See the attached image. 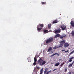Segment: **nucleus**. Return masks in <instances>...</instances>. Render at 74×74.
<instances>
[{
	"instance_id": "nucleus-39",
	"label": "nucleus",
	"mask_w": 74,
	"mask_h": 74,
	"mask_svg": "<svg viewBox=\"0 0 74 74\" xmlns=\"http://www.w3.org/2000/svg\"><path fill=\"white\" fill-rule=\"evenodd\" d=\"M59 60H62V59H60Z\"/></svg>"
},
{
	"instance_id": "nucleus-20",
	"label": "nucleus",
	"mask_w": 74,
	"mask_h": 74,
	"mask_svg": "<svg viewBox=\"0 0 74 74\" xmlns=\"http://www.w3.org/2000/svg\"><path fill=\"white\" fill-rule=\"evenodd\" d=\"M74 53V50L70 53L69 54L70 56V55H72V54H73Z\"/></svg>"
},
{
	"instance_id": "nucleus-23",
	"label": "nucleus",
	"mask_w": 74,
	"mask_h": 74,
	"mask_svg": "<svg viewBox=\"0 0 74 74\" xmlns=\"http://www.w3.org/2000/svg\"><path fill=\"white\" fill-rule=\"evenodd\" d=\"M34 62H37V59L36 58V57L34 58Z\"/></svg>"
},
{
	"instance_id": "nucleus-7",
	"label": "nucleus",
	"mask_w": 74,
	"mask_h": 74,
	"mask_svg": "<svg viewBox=\"0 0 74 74\" xmlns=\"http://www.w3.org/2000/svg\"><path fill=\"white\" fill-rule=\"evenodd\" d=\"M44 27V24H40L38 25V27Z\"/></svg>"
},
{
	"instance_id": "nucleus-10",
	"label": "nucleus",
	"mask_w": 74,
	"mask_h": 74,
	"mask_svg": "<svg viewBox=\"0 0 74 74\" xmlns=\"http://www.w3.org/2000/svg\"><path fill=\"white\" fill-rule=\"evenodd\" d=\"M48 69L47 68L45 69V71H44V74H46V73L48 71Z\"/></svg>"
},
{
	"instance_id": "nucleus-6",
	"label": "nucleus",
	"mask_w": 74,
	"mask_h": 74,
	"mask_svg": "<svg viewBox=\"0 0 74 74\" xmlns=\"http://www.w3.org/2000/svg\"><path fill=\"white\" fill-rule=\"evenodd\" d=\"M69 45H69V44L68 43H66L64 44V48H66V47H69Z\"/></svg>"
},
{
	"instance_id": "nucleus-5",
	"label": "nucleus",
	"mask_w": 74,
	"mask_h": 74,
	"mask_svg": "<svg viewBox=\"0 0 74 74\" xmlns=\"http://www.w3.org/2000/svg\"><path fill=\"white\" fill-rule=\"evenodd\" d=\"M61 30V29H60V28H59L58 29H56V30H55V32L56 33V34L59 33H60Z\"/></svg>"
},
{
	"instance_id": "nucleus-30",
	"label": "nucleus",
	"mask_w": 74,
	"mask_h": 74,
	"mask_svg": "<svg viewBox=\"0 0 74 74\" xmlns=\"http://www.w3.org/2000/svg\"><path fill=\"white\" fill-rule=\"evenodd\" d=\"M67 70V68L65 69V72H66Z\"/></svg>"
},
{
	"instance_id": "nucleus-37",
	"label": "nucleus",
	"mask_w": 74,
	"mask_h": 74,
	"mask_svg": "<svg viewBox=\"0 0 74 74\" xmlns=\"http://www.w3.org/2000/svg\"><path fill=\"white\" fill-rule=\"evenodd\" d=\"M51 64H53V62H51Z\"/></svg>"
},
{
	"instance_id": "nucleus-25",
	"label": "nucleus",
	"mask_w": 74,
	"mask_h": 74,
	"mask_svg": "<svg viewBox=\"0 0 74 74\" xmlns=\"http://www.w3.org/2000/svg\"><path fill=\"white\" fill-rule=\"evenodd\" d=\"M51 70H50L49 71H48V72H47V73L46 74H49V73H50V72H51Z\"/></svg>"
},
{
	"instance_id": "nucleus-34",
	"label": "nucleus",
	"mask_w": 74,
	"mask_h": 74,
	"mask_svg": "<svg viewBox=\"0 0 74 74\" xmlns=\"http://www.w3.org/2000/svg\"><path fill=\"white\" fill-rule=\"evenodd\" d=\"M73 58H74V57H71V58H70V59H73Z\"/></svg>"
},
{
	"instance_id": "nucleus-32",
	"label": "nucleus",
	"mask_w": 74,
	"mask_h": 74,
	"mask_svg": "<svg viewBox=\"0 0 74 74\" xmlns=\"http://www.w3.org/2000/svg\"><path fill=\"white\" fill-rule=\"evenodd\" d=\"M69 52V50L65 51L64 52L65 53H67V52Z\"/></svg>"
},
{
	"instance_id": "nucleus-22",
	"label": "nucleus",
	"mask_w": 74,
	"mask_h": 74,
	"mask_svg": "<svg viewBox=\"0 0 74 74\" xmlns=\"http://www.w3.org/2000/svg\"><path fill=\"white\" fill-rule=\"evenodd\" d=\"M41 3L42 4H46V2H41Z\"/></svg>"
},
{
	"instance_id": "nucleus-4",
	"label": "nucleus",
	"mask_w": 74,
	"mask_h": 74,
	"mask_svg": "<svg viewBox=\"0 0 74 74\" xmlns=\"http://www.w3.org/2000/svg\"><path fill=\"white\" fill-rule=\"evenodd\" d=\"M60 27L61 28V30H66V25H62L60 26Z\"/></svg>"
},
{
	"instance_id": "nucleus-16",
	"label": "nucleus",
	"mask_w": 74,
	"mask_h": 74,
	"mask_svg": "<svg viewBox=\"0 0 74 74\" xmlns=\"http://www.w3.org/2000/svg\"><path fill=\"white\" fill-rule=\"evenodd\" d=\"M71 34L72 35V36H74V30L72 31Z\"/></svg>"
},
{
	"instance_id": "nucleus-35",
	"label": "nucleus",
	"mask_w": 74,
	"mask_h": 74,
	"mask_svg": "<svg viewBox=\"0 0 74 74\" xmlns=\"http://www.w3.org/2000/svg\"><path fill=\"white\" fill-rule=\"evenodd\" d=\"M69 62H72V60H71V59H70L69 60Z\"/></svg>"
},
{
	"instance_id": "nucleus-28",
	"label": "nucleus",
	"mask_w": 74,
	"mask_h": 74,
	"mask_svg": "<svg viewBox=\"0 0 74 74\" xmlns=\"http://www.w3.org/2000/svg\"><path fill=\"white\" fill-rule=\"evenodd\" d=\"M33 65H34V66H35V65H36V62H34L33 63Z\"/></svg>"
},
{
	"instance_id": "nucleus-11",
	"label": "nucleus",
	"mask_w": 74,
	"mask_h": 74,
	"mask_svg": "<svg viewBox=\"0 0 74 74\" xmlns=\"http://www.w3.org/2000/svg\"><path fill=\"white\" fill-rule=\"evenodd\" d=\"M42 27H38V26H37V30H38V31H40V30H41L42 29Z\"/></svg>"
},
{
	"instance_id": "nucleus-24",
	"label": "nucleus",
	"mask_w": 74,
	"mask_h": 74,
	"mask_svg": "<svg viewBox=\"0 0 74 74\" xmlns=\"http://www.w3.org/2000/svg\"><path fill=\"white\" fill-rule=\"evenodd\" d=\"M57 53H55L51 55V56H50V57H53V56H54V55H56Z\"/></svg>"
},
{
	"instance_id": "nucleus-13",
	"label": "nucleus",
	"mask_w": 74,
	"mask_h": 74,
	"mask_svg": "<svg viewBox=\"0 0 74 74\" xmlns=\"http://www.w3.org/2000/svg\"><path fill=\"white\" fill-rule=\"evenodd\" d=\"M67 36V35H63L62 36H60V38H63V37H65Z\"/></svg>"
},
{
	"instance_id": "nucleus-26",
	"label": "nucleus",
	"mask_w": 74,
	"mask_h": 74,
	"mask_svg": "<svg viewBox=\"0 0 74 74\" xmlns=\"http://www.w3.org/2000/svg\"><path fill=\"white\" fill-rule=\"evenodd\" d=\"M58 46L57 47H55L53 48V49H56V48H58Z\"/></svg>"
},
{
	"instance_id": "nucleus-19",
	"label": "nucleus",
	"mask_w": 74,
	"mask_h": 74,
	"mask_svg": "<svg viewBox=\"0 0 74 74\" xmlns=\"http://www.w3.org/2000/svg\"><path fill=\"white\" fill-rule=\"evenodd\" d=\"M60 64V63L59 62H57L55 64V66H58Z\"/></svg>"
},
{
	"instance_id": "nucleus-27",
	"label": "nucleus",
	"mask_w": 74,
	"mask_h": 74,
	"mask_svg": "<svg viewBox=\"0 0 74 74\" xmlns=\"http://www.w3.org/2000/svg\"><path fill=\"white\" fill-rule=\"evenodd\" d=\"M63 64H64V63H62V64L61 65H60V68H61V67H62V66H63Z\"/></svg>"
},
{
	"instance_id": "nucleus-12",
	"label": "nucleus",
	"mask_w": 74,
	"mask_h": 74,
	"mask_svg": "<svg viewBox=\"0 0 74 74\" xmlns=\"http://www.w3.org/2000/svg\"><path fill=\"white\" fill-rule=\"evenodd\" d=\"M60 37V34H57L54 37V38H57V37Z\"/></svg>"
},
{
	"instance_id": "nucleus-2",
	"label": "nucleus",
	"mask_w": 74,
	"mask_h": 74,
	"mask_svg": "<svg viewBox=\"0 0 74 74\" xmlns=\"http://www.w3.org/2000/svg\"><path fill=\"white\" fill-rule=\"evenodd\" d=\"M53 41V38L52 37H51L46 40V43L47 44H49V43L52 42Z\"/></svg>"
},
{
	"instance_id": "nucleus-33",
	"label": "nucleus",
	"mask_w": 74,
	"mask_h": 74,
	"mask_svg": "<svg viewBox=\"0 0 74 74\" xmlns=\"http://www.w3.org/2000/svg\"><path fill=\"white\" fill-rule=\"evenodd\" d=\"M66 51V49H63L62 50V52H64V51Z\"/></svg>"
},
{
	"instance_id": "nucleus-15",
	"label": "nucleus",
	"mask_w": 74,
	"mask_h": 74,
	"mask_svg": "<svg viewBox=\"0 0 74 74\" xmlns=\"http://www.w3.org/2000/svg\"><path fill=\"white\" fill-rule=\"evenodd\" d=\"M58 22L57 21V20H56L54 21H53V23H58Z\"/></svg>"
},
{
	"instance_id": "nucleus-1",
	"label": "nucleus",
	"mask_w": 74,
	"mask_h": 74,
	"mask_svg": "<svg viewBox=\"0 0 74 74\" xmlns=\"http://www.w3.org/2000/svg\"><path fill=\"white\" fill-rule=\"evenodd\" d=\"M42 58L44 59V58L41 57L38 60V64H40V66H44V65L46 63V61H44L42 60Z\"/></svg>"
},
{
	"instance_id": "nucleus-38",
	"label": "nucleus",
	"mask_w": 74,
	"mask_h": 74,
	"mask_svg": "<svg viewBox=\"0 0 74 74\" xmlns=\"http://www.w3.org/2000/svg\"><path fill=\"white\" fill-rule=\"evenodd\" d=\"M69 74H71V72H69Z\"/></svg>"
},
{
	"instance_id": "nucleus-18",
	"label": "nucleus",
	"mask_w": 74,
	"mask_h": 74,
	"mask_svg": "<svg viewBox=\"0 0 74 74\" xmlns=\"http://www.w3.org/2000/svg\"><path fill=\"white\" fill-rule=\"evenodd\" d=\"M74 63V62H73L71 64H70L69 65V67H71L72 66H73V64Z\"/></svg>"
},
{
	"instance_id": "nucleus-29",
	"label": "nucleus",
	"mask_w": 74,
	"mask_h": 74,
	"mask_svg": "<svg viewBox=\"0 0 74 74\" xmlns=\"http://www.w3.org/2000/svg\"><path fill=\"white\" fill-rule=\"evenodd\" d=\"M36 69H39V67H38V66H36Z\"/></svg>"
},
{
	"instance_id": "nucleus-9",
	"label": "nucleus",
	"mask_w": 74,
	"mask_h": 74,
	"mask_svg": "<svg viewBox=\"0 0 74 74\" xmlns=\"http://www.w3.org/2000/svg\"><path fill=\"white\" fill-rule=\"evenodd\" d=\"M43 31L44 34H45L46 33H48V30H47L44 29L43 30Z\"/></svg>"
},
{
	"instance_id": "nucleus-3",
	"label": "nucleus",
	"mask_w": 74,
	"mask_h": 74,
	"mask_svg": "<svg viewBox=\"0 0 74 74\" xmlns=\"http://www.w3.org/2000/svg\"><path fill=\"white\" fill-rule=\"evenodd\" d=\"M65 40H63L61 41L60 43V44L58 45V48H61V47H62L63 46V44H65Z\"/></svg>"
},
{
	"instance_id": "nucleus-36",
	"label": "nucleus",
	"mask_w": 74,
	"mask_h": 74,
	"mask_svg": "<svg viewBox=\"0 0 74 74\" xmlns=\"http://www.w3.org/2000/svg\"><path fill=\"white\" fill-rule=\"evenodd\" d=\"M57 70V69H54L53 70V71H55V70Z\"/></svg>"
},
{
	"instance_id": "nucleus-14",
	"label": "nucleus",
	"mask_w": 74,
	"mask_h": 74,
	"mask_svg": "<svg viewBox=\"0 0 74 74\" xmlns=\"http://www.w3.org/2000/svg\"><path fill=\"white\" fill-rule=\"evenodd\" d=\"M43 68L40 71V74H42L43 73Z\"/></svg>"
},
{
	"instance_id": "nucleus-17",
	"label": "nucleus",
	"mask_w": 74,
	"mask_h": 74,
	"mask_svg": "<svg viewBox=\"0 0 74 74\" xmlns=\"http://www.w3.org/2000/svg\"><path fill=\"white\" fill-rule=\"evenodd\" d=\"M52 50V47H50L49 49H48V51L49 52H50V51H51Z\"/></svg>"
},
{
	"instance_id": "nucleus-8",
	"label": "nucleus",
	"mask_w": 74,
	"mask_h": 74,
	"mask_svg": "<svg viewBox=\"0 0 74 74\" xmlns=\"http://www.w3.org/2000/svg\"><path fill=\"white\" fill-rule=\"evenodd\" d=\"M71 25L73 27H74V21H71Z\"/></svg>"
},
{
	"instance_id": "nucleus-21",
	"label": "nucleus",
	"mask_w": 74,
	"mask_h": 74,
	"mask_svg": "<svg viewBox=\"0 0 74 74\" xmlns=\"http://www.w3.org/2000/svg\"><path fill=\"white\" fill-rule=\"evenodd\" d=\"M51 24H49L48 25V28L49 29H51Z\"/></svg>"
},
{
	"instance_id": "nucleus-31",
	"label": "nucleus",
	"mask_w": 74,
	"mask_h": 74,
	"mask_svg": "<svg viewBox=\"0 0 74 74\" xmlns=\"http://www.w3.org/2000/svg\"><path fill=\"white\" fill-rule=\"evenodd\" d=\"M57 53L56 54V55H57L58 56H59V55H60L58 53Z\"/></svg>"
}]
</instances>
